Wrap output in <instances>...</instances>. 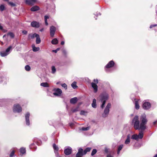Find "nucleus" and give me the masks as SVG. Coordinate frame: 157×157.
<instances>
[{
  "label": "nucleus",
  "instance_id": "obj_1",
  "mask_svg": "<svg viewBox=\"0 0 157 157\" xmlns=\"http://www.w3.org/2000/svg\"><path fill=\"white\" fill-rule=\"evenodd\" d=\"M141 122L140 124L139 129L143 131L146 128V124L147 121L146 115L144 113L140 117Z\"/></svg>",
  "mask_w": 157,
  "mask_h": 157
},
{
  "label": "nucleus",
  "instance_id": "obj_2",
  "mask_svg": "<svg viewBox=\"0 0 157 157\" xmlns=\"http://www.w3.org/2000/svg\"><path fill=\"white\" fill-rule=\"evenodd\" d=\"M100 101L101 103V107L103 109L105 107V105L106 101L108 99L109 95L105 93H102L100 96Z\"/></svg>",
  "mask_w": 157,
  "mask_h": 157
},
{
  "label": "nucleus",
  "instance_id": "obj_3",
  "mask_svg": "<svg viewBox=\"0 0 157 157\" xmlns=\"http://www.w3.org/2000/svg\"><path fill=\"white\" fill-rule=\"evenodd\" d=\"M132 123L134 125V127L136 129H139L140 121L138 116H136L132 120Z\"/></svg>",
  "mask_w": 157,
  "mask_h": 157
},
{
  "label": "nucleus",
  "instance_id": "obj_4",
  "mask_svg": "<svg viewBox=\"0 0 157 157\" xmlns=\"http://www.w3.org/2000/svg\"><path fill=\"white\" fill-rule=\"evenodd\" d=\"M88 151V147H87L84 151H83V149L80 148L79 149L78 152L76 154V157H82V156L86 154V153Z\"/></svg>",
  "mask_w": 157,
  "mask_h": 157
},
{
  "label": "nucleus",
  "instance_id": "obj_5",
  "mask_svg": "<svg viewBox=\"0 0 157 157\" xmlns=\"http://www.w3.org/2000/svg\"><path fill=\"white\" fill-rule=\"evenodd\" d=\"M111 106V104L110 103H108L104 109V113L102 114V116L103 117H105L108 115Z\"/></svg>",
  "mask_w": 157,
  "mask_h": 157
},
{
  "label": "nucleus",
  "instance_id": "obj_6",
  "mask_svg": "<svg viewBox=\"0 0 157 157\" xmlns=\"http://www.w3.org/2000/svg\"><path fill=\"white\" fill-rule=\"evenodd\" d=\"M94 82H92L91 85L93 89V91L94 93H96L98 90V86L96 84L98 83V80L97 79H94Z\"/></svg>",
  "mask_w": 157,
  "mask_h": 157
},
{
  "label": "nucleus",
  "instance_id": "obj_7",
  "mask_svg": "<svg viewBox=\"0 0 157 157\" xmlns=\"http://www.w3.org/2000/svg\"><path fill=\"white\" fill-rule=\"evenodd\" d=\"M12 48L11 46H10L5 51H2L0 52V54L2 57H4L8 55L10 53V51Z\"/></svg>",
  "mask_w": 157,
  "mask_h": 157
},
{
  "label": "nucleus",
  "instance_id": "obj_8",
  "mask_svg": "<svg viewBox=\"0 0 157 157\" xmlns=\"http://www.w3.org/2000/svg\"><path fill=\"white\" fill-rule=\"evenodd\" d=\"M13 110L14 113H20L22 111V108L19 104H15L13 105Z\"/></svg>",
  "mask_w": 157,
  "mask_h": 157
},
{
  "label": "nucleus",
  "instance_id": "obj_9",
  "mask_svg": "<svg viewBox=\"0 0 157 157\" xmlns=\"http://www.w3.org/2000/svg\"><path fill=\"white\" fill-rule=\"evenodd\" d=\"M151 106V103L147 101H144L142 105V107L145 110H148L150 108Z\"/></svg>",
  "mask_w": 157,
  "mask_h": 157
},
{
  "label": "nucleus",
  "instance_id": "obj_10",
  "mask_svg": "<svg viewBox=\"0 0 157 157\" xmlns=\"http://www.w3.org/2000/svg\"><path fill=\"white\" fill-rule=\"evenodd\" d=\"M54 92L53 94L56 96H60L62 93V90L59 88H56L54 89Z\"/></svg>",
  "mask_w": 157,
  "mask_h": 157
},
{
  "label": "nucleus",
  "instance_id": "obj_11",
  "mask_svg": "<svg viewBox=\"0 0 157 157\" xmlns=\"http://www.w3.org/2000/svg\"><path fill=\"white\" fill-rule=\"evenodd\" d=\"M56 31V28L53 26H52L50 28V34L51 36L53 37L55 34Z\"/></svg>",
  "mask_w": 157,
  "mask_h": 157
},
{
  "label": "nucleus",
  "instance_id": "obj_12",
  "mask_svg": "<svg viewBox=\"0 0 157 157\" xmlns=\"http://www.w3.org/2000/svg\"><path fill=\"white\" fill-rule=\"evenodd\" d=\"M30 115V113L29 112L27 113L25 115L26 123V125H29L30 124V122L29 120Z\"/></svg>",
  "mask_w": 157,
  "mask_h": 157
},
{
  "label": "nucleus",
  "instance_id": "obj_13",
  "mask_svg": "<svg viewBox=\"0 0 157 157\" xmlns=\"http://www.w3.org/2000/svg\"><path fill=\"white\" fill-rule=\"evenodd\" d=\"M37 1V0H25V3L29 5H33Z\"/></svg>",
  "mask_w": 157,
  "mask_h": 157
},
{
  "label": "nucleus",
  "instance_id": "obj_14",
  "mask_svg": "<svg viewBox=\"0 0 157 157\" xmlns=\"http://www.w3.org/2000/svg\"><path fill=\"white\" fill-rule=\"evenodd\" d=\"M72 151L71 148L69 147H67V148L64 149V152L65 154L67 155L70 154Z\"/></svg>",
  "mask_w": 157,
  "mask_h": 157
},
{
  "label": "nucleus",
  "instance_id": "obj_15",
  "mask_svg": "<svg viewBox=\"0 0 157 157\" xmlns=\"http://www.w3.org/2000/svg\"><path fill=\"white\" fill-rule=\"evenodd\" d=\"M114 63L112 60L110 61L105 66V69L106 71V68L112 67L114 65Z\"/></svg>",
  "mask_w": 157,
  "mask_h": 157
},
{
  "label": "nucleus",
  "instance_id": "obj_16",
  "mask_svg": "<svg viewBox=\"0 0 157 157\" xmlns=\"http://www.w3.org/2000/svg\"><path fill=\"white\" fill-rule=\"evenodd\" d=\"M31 25L32 27L35 28H38L40 26L39 23L35 21H32Z\"/></svg>",
  "mask_w": 157,
  "mask_h": 157
},
{
  "label": "nucleus",
  "instance_id": "obj_17",
  "mask_svg": "<svg viewBox=\"0 0 157 157\" xmlns=\"http://www.w3.org/2000/svg\"><path fill=\"white\" fill-rule=\"evenodd\" d=\"M40 9L39 6H33L30 9L31 11L34 12L38 11Z\"/></svg>",
  "mask_w": 157,
  "mask_h": 157
},
{
  "label": "nucleus",
  "instance_id": "obj_18",
  "mask_svg": "<svg viewBox=\"0 0 157 157\" xmlns=\"http://www.w3.org/2000/svg\"><path fill=\"white\" fill-rule=\"evenodd\" d=\"M78 101V99L77 97H74L71 98L70 100V102L72 104H75Z\"/></svg>",
  "mask_w": 157,
  "mask_h": 157
},
{
  "label": "nucleus",
  "instance_id": "obj_19",
  "mask_svg": "<svg viewBox=\"0 0 157 157\" xmlns=\"http://www.w3.org/2000/svg\"><path fill=\"white\" fill-rule=\"evenodd\" d=\"M130 134H128L127 135V139L126 140H125L124 143L126 144H128L130 143Z\"/></svg>",
  "mask_w": 157,
  "mask_h": 157
},
{
  "label": "nucleus",
  "instance_id": "obj_20",
  "mask_svg": "<svg viewBox=\"0 0 157 157\" xmlns=\"http://www.w3.org/2000/svg\"><path fill=\"white\" fill-rule=\"evenodd\" d=\"M36 43L37 44H40V43L41 40L39 35L38 34L36 35Z\"/></svg>",
  "mask_w": 157,
  "mask_h": 157
},
{
  "label": "nucleus",
  "instance_id": "obj_21",
  "mask_svg": "<svg viewBox=\"0 0 157 157\" xmlns=\"http://www.w3.org/2000/svg\"><path fill=\"white\" fill-rule=\"evenodd\" d=\"M52 146L53 148L54 149V152L58 151L59 149L58 146L56 145L55 144H53Z\"/></svg>",
  "mask_w": 157,
  "mask_h": 157
},
{
  "label": "nucleus",
  "instance_id": "obj_22",
  "mask_svg": "<svg viewBox=\"0 0 157 157\" xmlns=\"http://www.w3.org/2000/svg\"><path fill=\"white\" fill-rule=\"evenodd\" d=\"M32 47L33 48V52H37L40 50V48L39 47H36L34 45H32Z\"/></svg>",
  "mask_w": 157,
  "mask_h": 157
},
{
  "label": "nucleus",
  "instance_id": "obj_23",
  "mask_svg": "<svg viewBox=\"0 0 157 157\" xmlns=\"http://www.w3.org/2000/svg\"><path fill=\"white\" fill-rule=\"evenodd\" d=\"M144 136V133L142 131H140V132L139 134L137 135V136L138 137V139H142L143 137Z\"/></svg>",
  "mask_w": 157,
  "mask_h": 157
},
{
  "label": "nucleus",
  "instance_id": "obj_24",
  "mask_svg": "<svg viewBox=\"0 0 157 157\" xmlns=\"http://www.w3.org/2000/svg\"><path fill=\"white\" fill-rule=\"evenodd\" d=\"M36 35H38L36 33H34L33 34H30L29 35L28 38L29 39H33L35 37H36Z\"/></svg>",
  "mask_w": 157,
  "mask_h": 157
},
{
  "label": "nucleus",
  "instance_id": "obj_25",
  "mask_svg": "<svg viewBox=\"0 0 157 157\" xmlns=\"http://www.w3.org/2000/svg\"><path fill=\"white\" fill-rule=\"evenodd\" d=\"M8 80V78H7L4 77H0V83L3 81H4L5 82Z\"/></svg>",
  "mask_w": 157,
  "mask_h": 157
},
{
  "label": "nucleus",
  "instance_id": "obj_26",
  "mask_svg": "<svg viewBox=\"0 0 157 157\" xmlns=\"http://www.w3.org/2000/svg\"><path fill=\"white\" fill-rule=\"evenodd\" d=\"M131 139L133 140H135L137 141L139 140L137 134H134L132 135L131 137Z\"/></svg>",
  "mask_w": 157,
  "mask_h": 157
},
{
  "label": "nucleus",
  "instance_id": "obj_27",
  "mask_svg": "<svg viewBox=\"0 0 157 157\" xmlns=\"http://www.w3.org/2000/svg\"><path fill=\"white\" fill-rule=\"evenodd\" d=\"M40 86L44 87H48L49 85L47 82H42L41 83Z\"/></svg>",
  "mask_w": 157,
  "mask_h": 157
},
{
  "label": "nucleus",
  "instance_id": "obj_28",
  "mask_svg": "<svg viewBox=\"0 0 157 157\" xmlns=\"http://www.w3.org/2000/svg\"><path fill=\"white\" fill-rule=\"evenodd\" d=\"M92 106L93 107L95 108L96 107V100L94 99L93 100V102L92 104Z\"/></svg>",
  "mask_w": 157,
  "mask_h": 157
},
{
  "label": "nucleus",
  "instance_id": "obj_29",
  "mask_svg": "<svg viewBox=\"0 0 157 157\" xmlns=\"http://www.w3.org/2000/svg\"><path fill=\"white\" fill-rule=\"evenodd\" d=\"M58 40L56 38H54L51 41L52 43L53 44H56L58 43Z\"/></svg>",
  "mask_w": 157,
  "mask_h": 157
},
{
  "label": "nucleus",
  "instance_id": "obj_30",
  "mask_svg": "<svg viewBox=\"0 0 157 157\" xmlns=\"http://www.w3.org/2000/svg\"><path fill=\"white\" fill-rule=\"evenodd\" d=\"M135 108L137 109H139L140 108V106L139 104V102L138 101H135Z\"/></svg>",
  "mask_w": 157,
  "mask_h": 157
},
{
  "label": "nucleus",
  "instance_id": "obj_31",
  "mask_svg": "<svg viewBox=\"0 0 157 157\" xmlns=\"http://www.w3.org/2000/svg\"><path fill=\"white\" fill-rule=\"evenodd\" d=\"M20 152L22 154H24L26 152V150L25 148L21 147L20 149Z\"/></svg>",
  "mask_w": 157,
  "mask_h": 157
},
{
  "label": "nucleus",
  "instance_id": "obj_32",
  "mask_svg": "<svg viewBox=\"0 0 157 157\" xmlns=\"http://www.w3.org/2000/svg\"><path fill=\"white\" fill-rule=\"evenodd\" d=\"M72 87L74 89H75L78 87L76 85V82H74L71 84Z\"/></svg>",
  "mask_w": 157,
  "mask_h": 157
},
{
  "label": "nucleus",
  "instance_id": "obj_33",
  "mask_svg": "<svg viewBox=\"0 0 157 157\" xmlns=\"http://www.w3.org/2000/svg\"><path fill=\"white\" fill-rule=\"evenodd\" d=\"M52 71L51 73L52 74H54L55 73L56 71V69L54 66H52L51 67Z\"/></svg>",
  "mask_w": 157,
  "mask_h": 157
},
{
  "label": "nucleus",
  "instance_id": "obj_34",
  "mask_svg": "<svg viewBox=\"0 0 157 157\" xmlns=\"http://www.w3.org/2000/svg\"><path fill=\"white\" fill-rule=\"evenodd\" d=\"M123 147V144H121L119 146V147L118 148L117 152V153L118 154H119L120 151L122 149Z\"/></svg>",
  "mask_w": 157,
  "mask_h": 157
},
{
  "label": "nucleus",
  "instance_id": "obj_35",
  "mask_svg": "<svg viewBox=\"0 0 157 157\" xmlns=\"http://www.w3.org/2000/svg\"><path fill=\"white\" fill-rule=\"evenodd\" d=\"M25 69L27 71H29L30 70L31 68L29 65H26L25 67Z\"/></svg>",
  "mask_w": 157,
  "mask_h": 157
},
{
  "label": "nucleus",
  "instance_id": "obj_36",
  "mask_svg": "<svg viewBox=\"0 0 157 157\" xmlns=\"http://www.w3.org/2000/svg\"><path fill=\"white\" fill-rule=\"evenodd\" d=\"M87 114V112L84 111H81L80 112V114L82 115H86Z\"/></svg>",
  "mask_w": 157,
  "mask_h": 157
},
{
  "label": "nucleus",
  "instance_id": "obj_37",
  "mask_svg": "<svg viewBox=\"0 0 157 157\" xmlns=\"http://www.w3.org/2000/svg\"><path fill=\"white\" fill-rule=\"evenodd\" d=\"M97 151L96 149H94L91 153V155L92 156L94 155H95L97 152Z\"/></svg>",
  "mask_w": 157,
  "mask_h": 157
},
{
  "label": "nucleus",
  "instance_id": "obj_38",
  "mask_svg": "<svg viewBox=\"0 0 157 157\" xmlns=\"http://www.w3.org/2000/svg\"><path fill=\"white\" fill-rule=\"evenodd\" d=\"M61 85L64 88H65V90L67 89V86L66 83H64L63 84H61Z\"/></svg>",
  "mask_w": 157,
  "mask_h": 157
},
{
  "label": "nucleus",
  "instance_id": "obj_39",
  "mask_svg": "<svg viewBox=\"0 0 157 157\" xmlns=\"http://www.w3.org/2000/svg\"><path fill=\"white\" fill-rule=\"evenodd\" d=\"M7 35L10 36L11 38H13L14 37L13 33L11 32L8 33Z\"/></svg>",
  "mask_w": 157,
  "mask_h": 157
},
{
  "label": "nucleus",
  "instance_id": "obj_40",
  "mask_svg": "<svg viewBox=\"0 0 157 157\" xmlns=\"http://www.w3.org/2000/svg\"><path fill=\"white\" fill-rule=\"evenodd\" d=\"M88 129V127H82L80 129V130L82 131H86Z\"/></svg>",
  "mask_w": 157,
  "mask_h": 157
},
{
  "label": "nucleus",
  "instance_id": "obj_41",
  "mask_svg": "<svg viewBox=\"0 0 157 157\" xmlns=\"http://www.w3.org/2000/svg\"><path fill=\"white\" fill-rule=\"evenodd\" d=\"M14 152H15V151H14V150H13L11 152V153L10 154V157H13V156L14 155Z\"/></svg>",
  "mask_w": 157,
  "mask_h": 157
},
{
  "label": "nucleus",
  "instance_id": "obj_42",
  "mask_svg": "<svg viewBox=\"0 0 157 157\" xmlns=\"http://www.w3.org/2000/svg\"><path fill=\"white\" fill-rule=\"evenodd\" d=\"M5 9V6L3 5H1L0 6V10L1 11H3Z\"/></svg>",
  "mask_w": 157,
  "mask_h": 157
},
{
  "label": "nucleus",
  "instance_id": "obj_43",
  "mask_svg": "<svg viewBox=\"0 0 157 157\" xmlns=\"http://www.w3.org/2000/svg\"><path fill=\"white\" fill-rule=\"evenodd\" d=\"M79 111V107H77L76 108L72 110V111L73 112H75Z\"/></svg>",
  "mask_w": 157,
  "mask_h": 157
},
{
  "label": "nucleus",
  "instance_id": "obj_44",
  "mask_svg": "<svg viewBox=\"0 0 157 157\" xmlns=\"http://www.w3.org/2000/svg\"><path fill=\"white\" fill-rule=\"evenodd\" d=\"M54 153L56 155V157H61V156L59 155L58 151L55 152Z\"/></svg>",
  "mask_w": 157,
  "mask_h": 157
},
{
  "label": "nucleus",
  "instance_id": "obj_45",
  "mask_svg": "<svg viewBox=\"0 0 157 157\" xmlns=\"http://www.w3.org/2000/svg\"><path fill=\"white\" fill-rule=\"evenodd\" d=\"M63 52L65 56H66L67 55V53L66 50H63Z\"/></svg>",
  "mask_w": 157,
  "mask_h": 157
},
{
  "label": "nucleus",
  "instance_id": "obj_46",
  "mask_svg": "<svg viewBox=\"0 0 157 157\" xmlns=\"http://www.w3.org/2000/svg\"><path fill=\"white\" fill-rule=\"evenodd\" d=\"M59 48H57L56 50H52V52H54L55 53H56L58 51H59Z\"/></svg>",
  "mask_w": 157,
  "mask_h": 157
},
{
  "label": "nucleus",
  "instance_id": "obj_47",
  "mask_svg": "<svg viewBox=\"0 0 157 157\" xmlns=\"http://www.w3.org/2000/svg\"><path fill=\"white\" fill-rule=\"evenodd\" d=\"M35 144H32L29 146V147L30 149H32L33 147H34Z\"/></svg>",
  "mask_w": 157,
  "mask_h": 157
},
{
  "label": "nucleus",
  "instance_id": "obj_48",
  "mask_svg": "<svg viewBox=\"0 0 157 157\" xmlns=\"http://www.w3.org/2000/svg\"><path fill=\"white\" fill-rule=\"evenodd\" d=\"M157 25H151L150 26V29L152 28L157 26Z\"/></svg>",
  "mask_w": 157,
  "mask_h": 157
},
{
  "label": "nucleus",
  "instance_id": "obj_49",
  "mask_svg": "<svg viewBox=\"0 0 157 157\" xmlns=\"http://www.w3.org/2000/svg\"><path fill=\"white\" fill-rule=\"evenodd\" d=\"M44 20H47V19L49 18L48 16L47 15H45L44 17Z\"/></svg>",
  "mask_w": 157,
  "mask_h": 157
},
{
  "label": "nucleus",
  "instance_id": "obj_50",
  "mask_svg": "<svg viewBox=\"0 0 157 157\" xmlns=\"http://www.w3.org/2000/svg\"><path fill=\"white\" fill-rule=\"evenodd\" d=\"M22 33L24 34H26L27 33V32L26 31H25V30H24V31H22Z\"/></svg>",
  "mask_w": 157,
  "mask_h": 157
},
{
  "label": "nucleus",
  "instance_id": "obj_51",
  "mask_svg": "<svg viewBox=\"0 0 157 157\" xmlns=\"http://www.w3.org/2000/svg\"><path fill=\"white\" fill-rule=\"evenodd\" d=\"M9 3L10 5H11L12 6H15V4L13 2H10Z\"/></svg>",
  "mask_w": 157,
  "mask_h": 157
},
{
  "label": "nucleus",
  "instance_id": "obj_52",
  "mask_svg": "<svg viewBox=\"0 0 157 157\" xmlns=\"http://www.w3.org/2000/svg\"><path fill=\"white\" fill-rule=\"evenodd\" d=\"M44 21H45V25H48V23L47 22V20H44Z\"/></svg>",
  "mask_w": 157,
  "mask_h": 157
},
{
  "label": "nucleus",
  "instance_id": "obj_53",
  "mask_svg": "<svg viewBox=\"0 0 157 157\" xmlns=\"http://www.w3.org/2000/svg\"><path fill=\"white\" fill-rule=\"evenodd\" d=\"M107 157H113V156L110 154H109L107 155Z\"/></svg>",
  "mask_w": 157,
  "mask_h": 157
},
{
  "label": "nucleus",
  "instance_id": "obj_54",
  "mask_svg": "<svg viewBox=\"0 0 157 157\" xmlns=\"http://www.w3.org/2000/svg\"><path fill=\"white\" fill-rule=\"evenodd\" d=\"M64 44V41H62L61 42V44L62 45H63Z\"/></svg>",
  "mask_w": 157,
  "mask_h": 157
},
{
  "label": "nucleus",
  "instance_id": "obj_55",
  "mask_svg": "<svg viewBox=\"0 0 157 157\" xmlns=\"http://www.w3.org/2000/svg\"><path fill=\"white\" fill-rule=\"evenodd\" d=\"M105 151L106 152V153H107L108 152V149L107 148H105Z\"/></svg>",
  "mask_w": 157,
  "mask_h": 157
},
{
  "label": "nucleus",
  "instance_id": "obj_56",
  "mask_svg": "<svg viewBox=\"0 0 157 157\" xmlns=\"http://www.w3.org/2000/svg\"><path fill=\"white\" fill-rule=\"evenodd\" d=\"M3 28L0 25V29H2Z\"/></svg>",
  "mask_w": 157,
  "mask_h": 157
},
{
  "label": "nucleus",
  "instance_id": "obj_57",
  "mask_svg": "<svg viewBox=\"0 0 157 157\" xmlns=\"http://www.w3.org/2000/svg\"><path fill=\"white\" fill-rule=\"evenodd\" d=\"M69 124L71 126H73V124L72 123H70Z\"/></svg>",
  "mask_w": 157,
  "mask_h": 157
},
{
  "label": "nucleus",
  "instance_id": "obj_58",
  "mask_svg": "<svg viewBox=\"0 0 157 157\" xmlns=\"http://www.w3.org/2000/svg\"><path fill=\"white\" fill-rule=\"evenodd\" d=\"M43 30H44V29H40V32H42V31H43Z\"/></svg>",
  "mask_w": 157,
  "mask_h": 157
},
{
  "label": "nucleus",
  "instance_id": "obj_59",
  "mask_svg": "<svg viewBox=\"0 0 157 157\" xmlns=\"http://www.w3.org/2000/svg\"><path fill=\"white\" fill-rule=\"evenodd\" d=\"M156 122H157L156 121H155L154 122H153V124H154V125H155V124H156Z\"/></svg>",
  "mask_w": 157,
  "mask_h": 157
},
{
  "label": "nucleus",
  "instance_id": "obj_60",
  "mask_svg": "<svg viewBox=\"0 0 157 157\" xmlns=\"http://www.w3.org/2000/svg\"><path fill=\"white\" fill-rule=\"evenodd\" d=\"M59 83H60V82H56V84L57 85H58V84H59Z\"/></svg>",
  "mask_w": 157,
  "mask_h": 157
},
{
  "label": "nucleus",
  "instance_id": "obj_61",
  "mask_svg": "<svg viewBox=\"0 0 157 157\" xmlns=\"http://www.w3.org/2000/svg\"><path fill=\"white\" fill-rule=\"evenodd\" d=\"M153 157H157V154L155 155Z\"/></svg>",
  "mask_w": 157,
  "mask_h": 157
},
{
  "label": "nucleus",
  "instance_id": "obj_62",
  "mask_svg": "<svg viewBox=\"0 0 157 157\" xmlns=\"http://www.w3.org/2000/svg\"><path fill=\"white\" fill-rule=\"evenodd\" d=\"M6 36V35H4L3 36V38H4V37H5Z\"/></svg>",
  "mask_w": 157,
  "mask_h": 157
},
{
  "label": "nucleus",
  "instance_id": "obj_63",
  "mask_svg": "<svg viewBox=\"0 0 157 157\" xmlns=\"http://www.w3.org/2000/svg\"><path fill=\"white\" fill-rule=\"evenodd\" d=\"M1 44L2 45H3V42H1Z\"/></svg>",
  "mask_w": 157,
  "mask_h": 157
},
{
  "label": "nucleus",
  "instance_id": "obj_64",
  "mask_svg": "<svg viewBox=\"0 0 157 157\" xmlns=\"http://www.w3.org/2000/svg\"><path fill=\"white\" fill-rule=\"evenodd\" d=\"M91 149V148L89 147V151H90V150Z\"/></svg>",
  "mask_w": 157,
  "mask_h": 157
}]
</instances>
